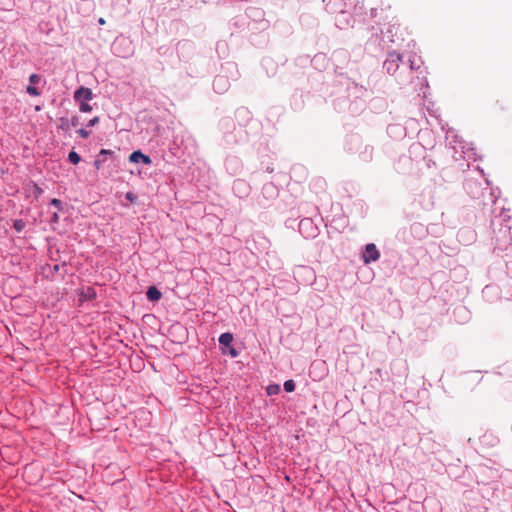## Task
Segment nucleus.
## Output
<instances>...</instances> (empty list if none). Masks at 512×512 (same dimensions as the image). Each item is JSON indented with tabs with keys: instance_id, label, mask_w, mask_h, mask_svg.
<instances>
[{
	"instance_id": "1",
	"label": "nucleus",
	"mask_w": 512,
	"mask_h": 512,
	"mask_svg": "<svg viewBox=\"0 0 512 512\" xmlns=\"http://www.w3.org/2000/svg\"><path fill=\"white\" fill-rule=\"evenodd\" d=\"M379 257L380 253L375 244L369 243L365 246V251L362 256L364 263L369 264L370 262L377 261Z\"/></svg>"
},
{
	"instance_id": "2",
	"label": "nucleus",
	"mask_w": 512,
	"mask_h": 512,
	"mask_svg": "<svg viewBox=\"0 0 512 512\" xmlns=\"http://www.w3.org/2000/svg\"><path fill=\"white\" fill-rule=\"evenodd\" d=\"M402 61V56L397 52H391L388 55L384 65L389 73H394L399 67V63Z\"/></svg>"
},
{
	"instance_id": "3",
	"label": "nucleus",
	"mask_w": 512,
	"mask_h": 512,
	"mask_svg": "<svg viewBox=\"0 0 512 512\" xmlns=\"http://www.w3.org/2000/svg\"><path fill=\"white\" fill-rule=\"evenodd\" d=\"M92 98H93L92 90L90 88H86L83 86L80 87L79 89H77L74 93V99L77 102L89 101Z\"/></svg>"
},
{
	"instance_id": "4",
	"label": "nucleus",
	"mask_w": 512,
	"mask_h": 512,
	"mask_svg": "<svg viewBox=\"0 0 512 512\" xmlns=\"http://www.w3.org/2000/svg\"><path fill=\"white\" fill-rule=\"evenodd\" d=\"M146 296L150 301H158L160 300L162 294L156 287L151 286L148 288Z\"/></svg>"
},
{
	"instance_id": "5",
	"label": "nucleus",
	"mask_w": 512,
	"mask_h": 512,
	"mask_svg": "<svg viewBox=\"0 0 512 512\" xmlns=\"http://www.w3.org/2000/svg\"><path fill=\"white\" fill-rule=\"evenodd\" d=\"M233 341V336L231 333H223L219 337V343L224 346H230Z\"/></svg>"
},
{
	"instance_id": "6",
	"label": "nucleus",
	"mask_w": 512,
	"mask_h": 512,
	"mask_svg": "<svg viewBox=\"0 0 512 512\" xmlns=\"http://www.w3.org/2000/svg\"><path fill=\"white\" fill-rule=\"evenodd\" d=\"M266 392L269 396L276 395L280 392V386L278 384H271L267 386Z\"/></svg>"
},
{
	"instance_id": "7",
	"label": "nucleus",
	"mask_w": 512,
	"mask_h": 512,
	"mask_svg": "<svg viewBox=\"0 0 512 512\" xmlns=\"http://www.w3.org/2000/svg\"><path fill=\"white\" fill-rule=\"evenodd\" d=\"M142 157L141 151H134L130 156L129 160L132 163H138L140 161V158Z\"/></svg>"
},
{
	"instance_id": "8",
	"label": "nucleus",
	"mask_w": 512,
	"mask_h": 512,
	"mask_svg": "<svg viewBox=\"0 0 512 512\" xmlns=\"http://www.w3.org/2000/svg\"><path fill=\"white\" fill-rule=\"evenodd\" d=\"M79 103H80L79 109H80L81 112H85L86 113V112H91L92 111L93 108H92V106L90 104L87 103V101H81Z\"/></svg>"
},
{
	"instance_id": "9",
	"label": "nucleus",
	"mask_w": 512,
	"mask_h": 512,
	"mask_svg": "<svg viewBox=\"0 0 512 512\" xmlns=\"http://www.w3.org/2000/svg\"><path fill=\"white\" fill-rule=\"evenodd\" d=\"M68 159L71 163L77 164L80 161V156L75 151H71L68 155Z\"/></svg>"
},
{
	"instance_id": "10",
	"label": "nucleus",
	"mask_w": 512,
	"mask_h": 512,
	"mask_svg": "<svg viewBox=\"0 0 512 512\" xmlns=\"http://www.w3.org/2000/svg\"><path fill=\"white\" fill-rule=\"evenodd\" d=\"M284 389L287 392H293L295 390V383L293 380H287L284 382Z\"/></svg>"
},
{
	"instance_id": "11",
	"label": "nucleus",
	"mask_w": 512,
	"mask_h": 512,
	"mask_svg": "<svg viewBox=\"0 0 512 512\" xmlns=\"http://www.w3.org/2000/svg\"><path fill=\"white\" fill-rule=\"evenodd\" d=\"M26 90H27V93L32 95V96H39L40 95V91L36 87H34L33 85H29Z\"/></svg>"
},
{
	"instance_id": "12",
	"label": "nucleus",
	"mask_w": 512,
	"mask_h": 512,
	"mask_svg": "<svg viewBox=\"0 0 512 512\" xmlns=\"http://www.w3.org/2000/svg\"><path fill=\"white\" fill-rule=\"evenodd\" d=\"M33 194L36 199H38L43 194V189L40 188L37 184H33Z\"/></svg>"
},
{
	"instance_id": "13",
	"label": "nucleus",
	"mask_w": 512,
	"mask_h": 512,
	"mask_svg": "<svg viewBox=\"0 0 512 512\" xmlns=\"http://www.w3.org/2000/svg\"><path fill=\"white\" fill-rule=\"evenodd\" d=\"M77 133H78V134L80 135V137H81V138H83V139H87V138L90 136V132H89L88 130H86V129H83V128L79 129V130L77 131Z\"/></svg>"
},
{
	"instance_id": "14",
	"label": "nucleus",
	"mask_w": 512,
	"mask_h": 512,
	"mask_svg": "<svg viewBox=\"0 0 512 512\" xmlns=\"http://www.w3.org/2000/svg\"><path fill=\"white\" fill-rule=\"evenodd\" d=\"M40 79H41V78H40V76H39L38 74H32V75H30V77H29V81H30V83H31V84H33V85H34V84L39 83Z\"/></svg>"
},
{
	"instance_id": "15",
	"label": "nucleus",
	"mask_w": 512,
	"mask_h": 512,
	"mask_svg": "<svg viewBox=\"0 0 512 512\" xmlns=\"http://www.w3.org/2000/svg\"><path fill=\"white\" fill-rule=\"evenodd\" d=\"M33 470V466L32 465H29V466H26L25 469H24V477L27 478L28 480H30V473L32 472Z\"/></svg>"
},
{
	"instance_id": "16",
	"label": "nucleus",
	"mask_w": 512,
	"mask_h": 512,
	"mask_svg": "<svg viewBox=\"0 0 512 512\" xmlns=\"http://www.w3.org/2000/svg\"><path fill=\"white\" fill-rule=\"evenodd\" d=\"M14 227L17 231H21L24 227V223L21 220H16L14 222Z\"/></svg>"
},
{
	"instance_id": "17",
	"label": "nucleus",
	"mask_w": 512,
	"mask_h": 512,
	"mask_svg": "<svg viewBox=\"0 0 512 512\" xmlns=\"http://www.w3.org/2000/svg\"><path fill=\"white\" fill-rule=\"evenodd\" d=\"M140 161H142L144 164L149 165L151 164V159L149 156L142 153V157L140 158Z\"/></svg>"
},
{
	"instance_id": "18",
	"label": "nucleus",
	"mask_w": 512,
	"mask_h": 512,
	"mask_svg": "<svg viewBox=\"0 0 512 512\" xmlns=\"http://www.w3.org/2000/svg\"><path fill=\"white\" fill-rule=\"evenodd\" d=\"M97 123H99V117L96 116L88 122L87 126L92 127V126L96 125Z\"/></svg>"
},
{
	"instance_id": "19",
	"label": "nucleus",
	"mask_w": 512,
	"mask_h": 512,
	"mask_svg": "<svg viewBox=\"0 0 512 512\" xmlns=\"http://www.w3.org/2000/svg\"><path fill=\"white\" fill-rule=\"evenodd\" d=\"M50 203H51V205H54L59 209L61 208V205H62L61 201L57 198L52 199Z\"/></svg>"
},
{
	"instance_id": "20",
	"label": "nucleus",
	"mask_w": 512,
	"mask_h": 512,
	"mask_svg": "<svg viewBox=\"0 0 512 512\" xmlns=\"http://www.w3.org/2000/svg\"><path fill=\"white\" fill-rule=\"evenodd\" d=\"M126 198H127L128 200H130V201H132V202H133V201L135 200V198H136V197H135V195H134L133 193L128 192V193L126 194Z\"/></svg>"
},
{
	"instance_id": "21",
	"label": "nucleus",
	"mask_w": 512,
	"mask_h": 512,
	"mask_svg": "<svg viewBox=\"0 0 512 512\" xmlns=\"http://www.w3.org/2000/svg\"><path fill=\"white\" fill-rule=\"evenodd\" d=\"M101 164H102V161L100 159H96L94 162L96 169H100Z\"/></svg>"
},
{
	"instance_id": "22",
	"label": "nucleus",
	"mask_w": 512,
	"mask_h": 512,
	"mask_svg": "<svg viewBox=\"0 0 512 512\" xmlns=\"http://www.w3.org/2000/svg\"><path fill=\"white\" fill-rule=\"evenodd\" d=\"M111 153H112V151H110V150H106V149H102V150L100 151V155H109V154H111Z\"/></svg>"
},
{
	"instance_id": "23",
	"label": "nucleus",
	"mask_w": 512,
	"mask_h": 512,
	"mask_svg": "<svg viewBox=\"0 0 512 512\" xmlns=\"http://www.w3.org/2000/svg\"><path fill=\"white\" fill-rule=\"evenodd\" d=\"M78 123H79L78 118H77V117H74V118L72 119V125H73L74 127H76V126L78 125Z\"/></svg>"
},
{
	"instance_id": "24",
	"label": "nucleus",
	"mask_w": 512,
	"mask_h": 512,
	"mask_svg": "<svg viewBox=\"0 0 512 512\" xmlns=\"http://www.w3.org/2000/svg\"><path fill=\"white\" fill-rule=\"evenodd\" d=\"M230 355H231L232 357H236V356H237V351H236L234 348H231V349H230Z\"/></svg>"
},
{
	"instance_id": "25",
	"label": "nucleus",
	"mask_w": 512,
	"mask_h": 512,
	"mask_svg": "<svg viewBox=\"0 0 512 512\" xmlns=\"http://www.w3.org/2000/svg\"><path fill=\"white\" fill-rule=\"evenodd\" d=\"M58 214L57 213H54L53 216H52V220L53 222H57L58 221Z\"/></svg>"
},
{
	"instance_id": "26",
	"label": "nucleus",
	"mask_w": 512,
	"mask_h": 512,
	"mask_svg": "<svg viewBox=\"0 0 512 512\" xmlns=\"http://www.w3.org/2000/svg\"><path fill=\"white\" fill-rule=\"evenodd\" d=\"M98 23H99L100 25H104V24L106 23V21H105V19H104V18H102V17H101V18H99V19H98Z\"/></svg>"
}]
</instances>
